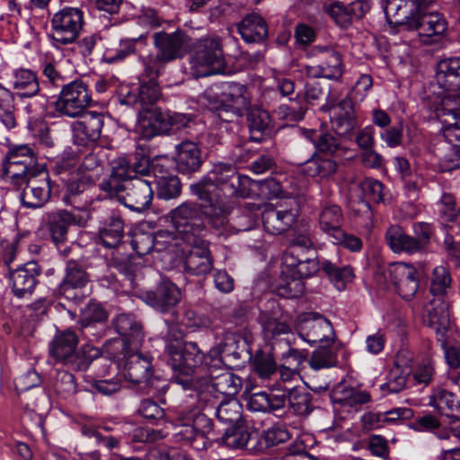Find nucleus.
I'll use <instances>...</instances> for the list:
<instances>
[{
  "mask_svg": "<svg viewBox=\"0 0 460 460\" xmlns=\"http://www.w3.org/2000/svg\"><path fill=\"white\" fill-rule=\"evenodd\" d=\"M190 190L200 203L185 201L171 210V222L190 245L201 243L206 231L205 218L219 236L227 238L239 230L229 225L228 217L239 198L246 196L241 175L232 164L217 163Z\"/></svg>",
  "mask_w": 460,
  "mask_h": 460,
  "instance_id": "obj_1",
  "label": "nucleus"
},
{
  "mask_svg": "<svg viewBox=\"0 0 460 460\" xmlns=\"http://www.w3.org/2000/svg\"><path fill=\"white\" fill-rule=\"evenodd\" d=\"M116 331L123 337V350L127 360L124 367L126 379L133 384H147L152 376V364L148 357L139 353L144 341L141 323L127 314L118 315L114 321Z\"/></svg>",
  "mask_w": 460,
  "mask_h": 460,
  "instance_id": "obj_2",
  "label": "nucleus"
},
{
  "mask_svg": "<svg viewBox=\"0 0 460 460\" xmlns=\"http://www.w3.org/2000/svg\"><path fill=\"white\" fill-rule=\"evenodd\" d=\"M451 282L452 279L447 267L439 265L434 268L429 286V292L434 298L426 305L425 310L429 324L436 332L437 339L442 346L446 345L444 338L450 323L446 296L450 289Z\"/></svg>",
  "mask_w": 460,
  "mask_h": 460,
  "instance_id": "obj_3",
  "label": "nucleus"
},
{
  "mask_svg": "<svg viewBox=\"0 0 460 460\" xmlns=\"http://www.w3.org/2000/svg\"><path fill=\"white\" fill-rule=\"evenodd\" d=\"M226 60L222 39L206 36L197 40L190 60V73L195 78L225 73Z\"/></svg>",
  "mask_w": 460,
  "mask_h": 460,
  "instance_id": "obj_4",
  "label": "nucleus"
},
{
  "mask_svg": "<svg viewBox=\"0 0 460 460\" xmlns=\"http://www.w3.org/2000/svg\"><path fill=\"white\" fill-rule=\"evenodd\" d=\"M189 41L190 38L181 31L172 33L155 32L154 45L157 53L144 58L145 72L148 75H159L165 64L183 58Z\"/></svg>",
  "mask_w": 460,
  "mask_h": 460,
  "instance_id": "obj_5",
  "label": "nucleus"
},
{
  "mask_svg": "<svg viewBox=\"0 0 460 460\" xmlns=\"http://www.w3.org/2000/svg\"><path fill=\"white\" fill-rule=\"evenodd\" d=\"M78 337L71 330L64 331L55 336L49 345L51 356L58 361L70 366L77 371L87 369L91 362L100 356V350L86 344L77 350Z\"/></svg>",
  "mask_w": 460,
  "mask_h": 460,
  "instance_id": "obj_6",
  "label": "nucleus"
},
{
  "mask_svg": "<svg viewBox=\"0 0 460 460\" xmlns=\"http://www.w3.org/2000/svg\"><path fill=\"white\" fill-rule=\"evenodd\" d=\"M213 426L212 419L204 411L192 410L180 417L174 435L178 441L200 451L207 448Z\"/></svg>",
  "mask_w": 460,
  "mask_h": 460,
  "instance_id": "obj_7",
  "label": "nucleus"
},
{
  "mask_svg": "<svg viewBox=\"0 0 460 460\" xmlns=\"http://www.w3.org/2000/svg\"><path fill=\"white\" fill-rule=\"evenodd\" d=\"M165 353L172 368L184 376H190L204 360V353L195 342H184L178 339L167 342Z\"/></svg>",
  "mask_w": 460,
  "mask_h": 460,
  "instance_id": "obj_8",
  "label": "nucleus"
},
{
  "mask_svg": "<svg viewBox=\"0 0 460 460\" xmlns=\"http://www.w3.org/2000/svg\"><path fill=\"white\" fill-rule=\"evenodd\" d=\"M87 85L82 81H74L63 86L55 102L56 111L70 118L81 116L91 103Z\"/></svg>",
  "mask_w": 460,
  "mask_h": 460,
  "instance_id": "obj_9",
  "label": "nucleus"
},
{
  "mask_svg": "<svg viewBox=\"0 0 460 460\" xmlns=\"http://www.w3.org/2000/svg\"><path fill=\"white\" fill-rule=\"evenodd\" d=\"M84 13L78 8L66 7L56 13L51 20L52 40L61 45L71 44L84 26Z\"/></svg>",
  "mask_w": 460,
  "mask_h": 460,
  "instance_id": "obj_10",
  "label": "nucleus"
},
{
  "mask_svg": "<svg viewBox=\"0 0 460 460\" xmlns=\"http://www.w3.org/2000/svg\"><path fill=\"white\" fill-rule=\"evenodd\" d=\"M304 255L303 251L296 246H290L284 252L281 274L277 286L280 296L295 298L303 295L305 290L304 281H300L294 275Z\"/></svg>",
  "mask_w": 460,
  "mask_h": 460,
  "instance_id": "obj_11",
  "label": "nucleus"
},
{
  "mask_svg": "<svg viewBox=\"0 0 460 460\" xmlns=\"http://www.w3.org/2000/svg\"><path fill=\"white\" fill-rule=\"evenodd\" d=\"M298 216V204L289 199L278 202L276 206H268L261 214L264 229L271 234H280L295 224Z\"/></svg>",
  "mask_w": 460,
  "mask_h": 460,
  "instance_id": "obj_12",
  "label": "nucleus"
},
{
  "mask_svg": "<svg viewBox=\"0 0 460 460\" xmlns=\"http://www.w3.org/2000/svg\"><path fill=\"white\" fill-rule=\"evenodd\" d=\"M37 158L33 150L28 145H20L11 147L4 158V173L11 178L16 184L31 175V172H39L36 168Z\"/></svg>",
  "mask_w": 460,
  "mask_h": 460,
  "instance_id": "obj_13",
  "label": "nucleus"
},
{
  "mask_svg": "<svg viewBox=\"0 0 460 460\" xmlns=\"http://www.w3.org/2000/svg\"><path fill=\"white\" fill-rule=\"evenodd\" d=\"M297 330L299 336L308 343L334 344L336 340L332 323L316 312H307L301 314Z\"/></svg>",
  "mask_w": 460,
  "mask_h": 460,
  "instance_id": "obj_14",
  "label": "nucleus"
},
{
  "mask_svg": "<svg viewBox=\"0 0 460 460\" xmlns=\"http://www.w3.org/2000/svg\"><path fill=\"white\" fill-rule=\"evenodd\" d=\"M328 94V88L322 86L320 83H306L305 98L289 99L288 103L279 107V113L288 120L299 121L305 116L308 103L318 105L327 99Z\"/></svg>",
  "mask_w": 460,
  "mask_h": 460,
  "instance_id": "obj_15",
  "label": "nucleus"
},
{
  "mask_svg": "<svg viewBox=\"0 0 460 460\" xmlns=\"http://www.w3.org/2000/svg\"><path fill=\"white\" fill-rule=\"evenodd\" d=\"M305 74L311 78L339 79L343 74L341 55L332 49H317L314 58L305 66Z\"/></svg>",
  "mask_w": 460,
  "mask_h": 460,
  "instance_id": "obj_16",
  "label": "nucleus"
},
{
  "mask_svg": "<svg viewBox=\"0 0 460 460\" xmlns=\"http://www.w3.org/2000/svg\"><path fill=\"white\" fill-rule=\"evenodd\" d=\"M21 183H25V187L21 194L22 203L24 207L30 208H39L43 207L50 199L51 187L47 172L40 170L36 172H31Z\"/></svg>",
  "mask_w": 460,
  "mask_h": 460,
  "instance_id": "obj_17",
  "label": "nucleus"
},
{
  "mask_svg": "<svg viewBox=\"0 0 460 460\" xmlns=\"http://www.w3.org/2000/svg\"><path fill=\"white\" fill-rule=\"evenodd\" d=\"M435 0H385V13L390 24L408 30L421 8H428Z\"/></svg>",
  "mask_w": 460,
  "mask_h": 460,
  "instance_id": "obj_18",
  "label": "nucleus"
},
{
  "mask_svg": "<svg viewBox=\"0 0 460 460\" xmlns=\"http://www.w3.org/2000/svg\"><path fill=\"white\" fill-rule=\"evenodd\" d=\"M151 181L141 177H135L125 182L121 193L116 195L120 203L137 212L148 208L151 205L154 191Z\"/></svg>",
  "mask_w": 460,
  "mask_h": 460,
  "instance_id": "obj_19",
  "label": "nucleus"
},
{
  "mask_svg": "<svg viewBox=\"0 0 460 460\" xmlns=\"http://www.w3.org/2000/svg\"><path fill=\"white\" fill-rule=\"evenodd\" d=\"M389 276L397 293L405 300H411L420 288V274L415 266L395 262L389 267Z\"/></svg>",
  "mask_w": 460,
  "mask_h": 460,
  "instance_id": "obj_20",
  "label": "nucleus"
},
{
  "mask_svg": "<svg viewBox=\"0 0 460 460\" xmlns=\"http://www.w3.org/2000/svg\"><path fill=\"white\" fill-rule=\"evenodd\" d=\"M81 119L72 125L74 143L87 146L100 139L104 125L103 115L95 111L84 112Z\"/></svg>",
  "mask_w": 460,
  "mask_h": 460,
  "instance_id": "obj_21",
  "label": "nucleus"
},
{
  "mask_svg": "<svg viewBox=\"0 0 460 460\" xmlns=\"http://www.w3.org/2000/svg\"><path fill=\"white\" fill-rule=\"evenodd\" d=\"M148 81L142 82L136 91L129 92L121 100L122 103L135 106L137 111H150L153 106L162 98L161 88L155 80L158 75H148Z\"/></svg>",
  "mask_w": 460,
  "mask_h": 460,
  "instance_id": "obj_22",
  "label": "nucleus"
},
{
  "mask_svg": "<svg viewBox=\"0 0 460 460\" xmlns=\"http://www.w3.org/2000/svg\"><path fill=\"white\" fill-rule=\"evenodd\" d=\"M226 118L242 117L248 111L251 97L245 85L239 83H227L221 87Z\"/></svg>",
  "mask_w": 460,
  "mask_h": 460,
  "instance_id": "obj_23",
  "label": "nucleus"
},
{
  "mask_svg": "<svg viewBox=\"0 0 460 460\" xmlns=\"http://www.w3.org/2000/svg\"><path fill=\"white\" fill-rule=\"evenodd\" d=\"M87 222V215H75V213L66 209H59L48 214V230L53 242L57 244L66 240L69 226H84Z\"/></svg>",
  "mask_w": 460,
  "mask_h": 460,
  "instance_id": "obj_24",
  "label": "nucleus"
},
{
  "mask_svg": "<svg viewBox=\"0 0 460 460\" xmlns=\"http://www.w3.org/2000/svg\"><path fill=\"white\" fill-rule=\"evenodd\" d=\"M180 299V289L168 279H162L155 290L147 291L145 294L146 304L163 313L173 308Z\"/></svg>",
  "mask_w": 460,
  "mask_h": 460,
  "instance_id": "obj_25",
  "label": "nucleus"
},
{
  "mask_svg": "<svg viewBox=\"0 0 460 460\" xmlns=\"http://www.w3.org/2000/svg\"><path fill=\"white\" fill-rule=\"evenodd\" d=\"M40 275V268L34 261H31L16 270H11L10 281L14 295L22 297L26 294H31L38 283Z\"/></svg>",
  "mask_w": 460,
  "mask_h": 460,
  "instance_id": "obj_26",
  "label": "nucleus"
},
{
  "mask_svg": "<svg viewBox=\"0 0 460 460\" xmlns=\"http://www.w3.org/2000/svg\"><path fill=\"white\" fill-rule=\"evenodd\" d=\"M428 8H421L415 15L412 22L407 31H417L420 37L431 38L442 35L447 28V22L443 15L438 12H428Z\"/></svg>",
  "mask_w": 460,
  "mask_h": 460,
  "instance_id": "obj_27",
  "label": "nucleus"
},
{
  "mask_svg": "<svg viewBox=\"0 0 460 460\" xmlns=\"http://www.w3.org/2000/svg\"><path fill=\"white\" fill-rule=\"evenodd\" d=\"M332 403L348 411H358L363 404L370 402L371 395L367 391L354 388L345 383L338 384L331 393Z\"/></svg>",
  "mask_w": 460,
  "mask_h": 460,
  "instance_id": "obj_28",
  "label": "nucleus"
},
{
  "mask_svg": "<svg viewBox=\"0 0 460 460\" xmlns=\"http://www.w3.org/2000/svg\"><path fill=\"white\" fill-rule=\"evenodd\" d=\"M124 236V221L119 211L112 209L102 221L98 231L100 243L107 248H117Z\"/></svg>",
  "mask_w": 460,
  "mask_h": 460,
  "instance_id": "obj_29",
  "label": "nucleus"
},
{
  "mask_svg": "<svg viewBox=\"0 0 460 460\" xmlns=\"http://www.w3.org/2000/svg\"><path fill=\"white\" fill-rule=\"evenodd\" d=\"M88 281L89 277L84 266L79 261L70 260L66 263V276L58 286V293L73 299L76 296L75 291L83 288Z\"/></svg>",
  "mask_w": 460,
  "mask_h": 460,
  "instance_id": "obj_30",
  "label": "nucleus"
},
{
  "mask_svg": "<svg viewBox=\"0 0 460 460\" xmlns=\"http://www.w3.org/2000/svg\"><path fill=\"white\" fill-rule=\"evenodd\" d=\"M436 80L438 86L445 92L458 93L460 91V58H448L440 60L437 65Z\"/></svg>",
  "mask_w": 460,
  "mask_h": 460,
  "instance_id": "obj_31",
  "label": "nucleus"
},
{
  "mask_svg": "<svg viewBox=\"0 0 460 460\" xmlns=\"http://www.w3.org/2000/svg\"><path fill=\"white\" fill-rule=\"evenodd\" d=\"M176 168L182 174H190L197 172L202 163L201 151L198 145L192 141H182L176 146Z\"/></svg>",
  "mask_w": 460,
  "mask_h": 460,
  "instance_id": "obj_32",
  "label": "nucleus"
},
{
  "mask_svg": "<svg viewBox=\"0 0 460 460\" xmlns=\"http://www.w3.org/2000/svg\"><path fill=\"white\" fill-rule=\"evenodd\" d=\"M127 158L121 157L113 162L112 170L107 181L100 184L101 189L111 196L121 193L126 181L135 178Z\"/></svg>",
  "mask_w": 460,
  "mask_h": 460,
  "instance_id": "obj_33",
  "label": "nucleus"
},
{
  "mask_svg": "<svg viewBox=\"0 0 460 460\" xmlns=\"http://www.w3.org/2000/svg\"><path fill=\"white\" fill-rule=\"evenodd\" d=\"M385 239L387 244L394 252H403L413 254L425 252L421 241L407 234L399 226H391L386 232Z\"/></svg>",
  "mask_w": 460,
  "mask_h": 460,
  "instance_id": "obj_34",
  "label": "nucleus"
},
{
  "mask_svg": "<svg viewBox=\"0 0 460 460\" xmlns=\"http://www.w3.org/2000/svg\"><path fill=\"white\" fill-rule=\"evenodd\" d=\"M191 246L192 249L185 259V270L196 276L209 273L213 268V261L208 246L202 239L198 245Z\"/></svg>",
  "mask_w": 460,
  "mask_h": 460,
  "instance_id": "obj_35",
  "label": "nucleus"
},
{
  "mask_svg": "<svg viewBox=\"0 0 460 460\" xmlns=\"http://www.w3.org/2000/svg\"><path fill=\"white\" fill-rule=\"evenodd\" d=\"M238 32L248 43L261 42L268 38V25L257 13L247 14L237 25Z\"/></svg>",
  "mask_w": 460,
  "mask_h": 460,
  "instance_id": "obj_36",
  "label": "nucleus"
},
{
  "mask_svg": "<svg viewBox=\"0 0 460 460\" xmlns=\"http://www.w3.org/2000/svg\"><path fill=\"white\" fill-rule=\"evenodd\" d=\"M332 126L339 136H346L355 126L353 104L350 99H343L331 108Z\"/></svg>",
  "mask_w": 460,
  "mask_h": 460,
  "instance_id": "obj_37",
  "label": "nucleus"
},
{
  "mask_svg": "<svg viewBox=\"0 0 460 460\" xmlns=\"http://www.w3.org/2000/svg\"><path fill=\"white\" fill-rule=\"evenodd\" d=\"M211 386L227 398L235 397L243 386L242 379L227 369H211L209 373Z\"/></svg>",
  "mask_w": 460,
  "mask_h": 460,
  "instance_id": "obj_38",
  "label": "nucleus"
},
{
  "mask_svg": "<svg viewBox=\"0 0 460 460\" xmlns=\"http://www.w3.org/2000/svg\"><path fill=\"white\" fill-rule=\"evenodd\" d=\"M343 213L341 207L335 204H325L318 216V224L321 231L329 240L332 237L341 236Z\"/></svg>",
  "mask_w": 460,
  "mask_h": 460,
  "instance_id": "obj_39",
  "label": "nucleus"
},
{
  "mask_svg": "<svg viewBox=\"0 0 460 460\" xmlns=\"http://www.w3.org/2000/svg\"><path fill=\"white\" fill-rule=\"evenodd\" d=\"M256 432H252L245 425V421L229 426L223 434L221 440L226 447L231 449L253 450L252 440Z\"/></svg>",
  "mask_w": 460,
  "mask_h": 460,
  "instance_id": "obj_40",
  "label": "nucleus"
},
{
  "mask_svg": "<svg viewBox=\"0 0 460 460\" xmlns=\"http://www.w3.org/2000/svg\"><path fill=\"white\" fill-rule=\"evenodd\" d=\"M246 111L250 140L262 142L271 132L270 114L261 108H249Z\"/></svg>",
  "mask_w": 460,
  "mask_h": 460,
  "instance_id": "obj_41",
  "label": "nucleus"
},
{
  "mask_svg": "<svg viewBox=\"0 0 460 460\" xmlns=\"http://www.w3.org/2000/svg\"><path fill=\"white\" fill-rule=\"evenodd\" d=\"M243 411L241 402L235 397H232L221 401L217 405L216 416L221 423L229 427L244 421Z\"/></svg>",
  "mask_w": 460,
  "mask_h": 460,
  "instance_id": "obj_42",
  "label": "nucleus"
},
{
  "mask_svg": "<svg viewBox=\"0 0 460 460\" xmlns=\"http://www.w3.org/2000/svg\"><path fill=\"white\" fill-rule=\"evenodd\" d=\"M446 93L436 109V116L442 126L460 119V95L457 93Z\"/></svg>",
  "mask_w": 460,
  "mask_h": 460,
  "instance_id": "obj_43",
  "label": "nucleus"
},
{
  "mask_svg": "<svg viewBox=\"0 0 460 460\" xmlns=\"http://www.w3.org/2000/svg\"><path fill=\"white\" fill-rule=\"evenodd\" d=\"M341 347V342L334 341L332 343H324L319 346L309 359L310 367L314 370L327 368L337 364V350Z\"/></svg>",
  "mask_w": 460,
  "mask_h": 460,
  "instance_id": "obj_44",
  "label": "nucleus"
},
{
  "mask_svg": "<svg viewBox=\"0 0 460 460\" xmlns=\"http://www.w3.org/2000/svg\"><path fill=\"white\" fill-rule=\"evenodd\" d=\"M321 269L338 290L344 289L346 284L354 278L353 269L350 266H340L331 261H323Z\"/></svg>",
  "mask_w": 460,
  "mask_h": 460,
  "instance_id": "obj_45",
  "label": "nucleus"
},
{
  "mask_svg": "<svg viewBox=\"0 0 460 460\" xmlns=\"http://www.w3.org/2000/svg\"><path fill=\"white\" fill-rule=\"evenodd\" d=\"M13 88L20 97H33L40 92V84L35 73L28 69H20L15 73Z\"/></svg>",
  "mask_w": 460,
  "mask_h": 460,
  "instance_id": "obj_46",
  "label": "nucleus"
},
{
  "mask_svg": "<svg viewBox=\"0 0 460 460\" xmlns=\"http://www.w3.org/2000/svg\"><path fill=\"white\" fill-rule=\"evenodd\" d=\"M430 404L445 417L460 412V402L456 396L443 388H438L434 391Z\"/></svg>",
  "mask_w": 460,
  "mask_h": 460,
  "instance_id": "obj_47",
  "label": "nucleus"
},
{
  "mask_svg": "<svg viewBox=\"0 0 460 460\" xmlns=\"http://www.w3.org/2000/svg\"><path fill=\"white\" fill-rule=\"evenodd\" d=\"M288 404L295 414L307 415L313 409L312 395L302 386L288 389Z\"/></svg>",
  "mask_w": 460,
  "mask_h": 460,
  "instance_id": "obj_48",
  "label": "nucleus"
},
{
  "mask_svg": "<svg viewBox=\"0 0 460 460\" xmlns=\"http://www.w3.org/2000/svg\"><path fill=\"white\" fill-rule=\"evenodd\" d=\"M442 171H451L460 166V148L456 144L442 143L434 150Z\"/></svg>",
  "mask_w": 460,
  "mask_h": 460,
  "instance_id": "obj_49",
  "label": "nucleus"
},
{
  "mask_svg": "<svg viewBox=\"0 0 460 460\" xmlns=\"http://www.w3.org/2000/svg\"><path fill=\"white\" fill-rule=\"evenodd\" d=\"M337 169V164L331 158L312 156L305 164L304 172L310 177L327 178Z\"/></svg>",
  "mask_w": 460,
  "mask_h": 460,
  "instance_id": "obj_50",
  "label": "nucleus"
},
{
  "mask_svg": "<svg viewBox=\"0 0 460 460\" xmlns=\"http://www.w3.org/2000/svg\"><path fill=\"white\" fill-rule=\"evenodd\" d=\"M181 193V183L176 175L168 174L158 177L156 194L159 199L169 200L178 198Z\"/></svg>",
  "mask_w": 460,
  "mask_h": 460,
  "instance_id": "obj_51",
  "label": "nucleus"
},
{
  "mask_svg": "<svg viewBox=\"0 0 460 460\" xmlns=\"http://www.w3.org/2000/svg\"><path fill=\"white\" fill-rule=\"evenodd\" d=\"M306 137L314 145L315 148L322 153L332 155L338 151L341 143V140L329 132L309 131Z\"/></svg>",
  "mask_w": 460,
  "mask_h": 460,
  "instance_id": "obj_52",
  "label": "nucleus"
},
{
  "mask_svg": "<svg viewBox=\"0 0 460 460\" xmlns=\"http://www.w3.org/2000/svg\"><path fill=\"white\" fill-rule=\"evenodd\" d=\"M108 314L104 308L98 303L91 302L87 305L82 313L79 324L83 334L86 335L85 332L88 329H93V324L96 323H103L107 320Z\"/></svg>",
  "mask_w": 460,
  "mask_h": 460,
  "instance_id": "obj_53",
  "label": "nucleus"
},
{
  "mask_svg": "<svg viewBox=\"0 0 460 460\" xmlns=\"http://www.w3.org/2000/svg\"><path fill=\"white\" fill-rule=\"evenodd\" d=\"M259 323L261 325L264 338L268 341L290 332V327L288 324L279 321L277 318L271 317L270 314L264 312L260 314Z\"/></svg>",
  "mask_w": 460,
  "mask_h": 460,
  "instance_id": "obj_54",
  "label": "nucleus"
},
{
  "mask_svg": "<svg viewBox=\"0 0 460 460\" xmlns=\"http://www.w3.org/2000/svg\"><path fill=\"white\" fill-rule=\"evenodd\" d=\"M0 120L7 128L16 127V118L14 115V105L13 103V95L10 91L0 84Z\"/></svg>",
  "mask_w": 460,
  "mask_h": 460,
  "instance_id": "obj_55",
  "label": "nucleus"
},
{
  "mask_svg": "<svg viewBox=\"0 0 460 460\" xmlns=\"http://www.w3.org/2000/svg\"><path fill=\"white\" fill-rule=\"evenodd\" d=\"M201 103L208 109L217 111L218 118L224 121H231V118H226L225 106L221 92L218 93L217 86H212L207 89L199 97Z\"/></svg>",
  "mask_w": 460,
  "mask_h": 460,
  "instance_id": "obj_56",
  "label": "nucleus"
},
{
  "mask_svg": "<svg viewBox=\"0 0 460 460\" xmlns=\"http://www.w3.org/2000/svg\"><path fill=\"white\" fill-rule=\"evenodd\" d=\"M290 438L288 429L284 426H273L263 432L260 438V449L272 447L287 442Z\"/></svg>",
  "mask_w": 460,
  "mask_h": 460,
  "instance_id": "obj_57",
  "label": "nucleus"
},
{
  "mask_svg": "<svg viewBox=\"0 0 460 460\" xmlns=\"http://www.w3.org/2000/svg\"><path fill=\"white\" fill-rule=\"evenodd\" d=\"M53 385L56 393L63 398L74 395L77 388L74 375L67 371H58Z\"/></svg>",
  "mask_w": 460,
  "mask_h": 460,
  "instance_id": "obj_58",
  "label": "nucleus"
},
{
  "mask_svg": "<svg viewBox=\"0 0 460 460\" xmlns=\"http://www.w3.org/2000/svg\"><path fill=\"white\" fill-rule=\"evenodd\" d=\"M146 112L152 114L153 121L159 128L162 135L168 134L173 125L182 122L184 119V117L181 115H171L160 109H150V111Z\"/></svg>",
  "mask_w": 460,
  "mask_h": 460,
  "instance_id": "obj_59",
  "label": "nucleus"
},
{
  "mask_svg": "<svg viewBox=\"0 0 460 460\" xmlns=\"http://www.w3.org/2000/svg\"><path fill=\"white\" fill-rule=\"evenodd\" d=\"M108 267L117 270L119 273L127 277L130 281H133L136 273L138 270L130 257L120 256L119 254H113L108 261Z\"/></svg>",
  "mask_w": 460,
  "mask_h": 460,
  "instance_id": "obj_60",
  "label": "nucleus"
},
{
  "mask_svg": "<svg viewBox=\"0 0 460 460\" xmlns=\"http://www.w3.org/2000/svg\"><path fill=\"white\" fill-rule=\"evenodd\" d=\"M460 208L456 206V199L452 194L445 193L440 199L438 213L443 223L456 220Z\"/></svg>",
  "mask_w": 460,
  "mask_h": 460,
  "instance_id": "obj_61",
  "label": "nucleus"
},
{
  "mask_svg": "<svg viewBox=\"0 0 460 460\" xmlns=\"http://www.w3.org/2000/svg\"><path fill=\"white\" fill-rule=\"evenodd\" d=\"M323 8L325 13L341 26L346 27L352 21L349 4L345 5L341 2L336 1L330 4H325Z\"/></svg>",
  "mask_w": 460,
  "mask_h": 460,
  "instance_id": "obj_62",
  "label": "nucleus"
},
{
  "mask_svg": "<svg viewBox=\"0 0 460 460\" xmlns=\"http://www.w3.org/2000/svg\"><path fill=\"white\" fill-rule=\"evenodd\" d=\"M253 366L261 378H269L277 370V364L270 353L260 352L255 355Z\"/></svg>",
  "mask_w": 460,
  "mask_h": 460,
  "instance_id": "obj_63",
  "label": "nucleus"
},
{
  "mask_svg": "<svg viewBox=\"0 0 460 460\" xmlns=\"http://www.w3.org/2000/svg\"><path fill=\"white\" fill-rule=\"evenodd\" d=\"M155 240L154 234L138 231L135 233L131 239L132 248L139 256H145L154 251Z\"/></svg>",
  "mask_w": 460,
  "mask_h": 460,
  "instance_id": "obj_64",
  "label": "nucleus"
}]
</instances>
